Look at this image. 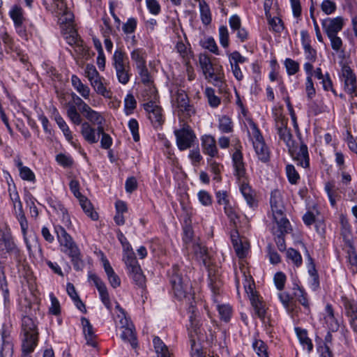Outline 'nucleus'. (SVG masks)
Masks as SVG:
<instances>
[{
  "label": "nucleus",
  "mask_w": 357,
  "mask_h": 357,
  "mask_svg": "<svg viewBox=\"0 0 357 357\" xmlns=\"http://www.w3.org/2000/svg\"><path fill=\"white\" fill-rule=\"evenodd\" d=\"M15 162L21 178L30 182H35L36 176L33 171L28 167L24 166L20 159L15 160Z\"/></svg>",
  "instance_id": "nucleus-33"
},
{
  "label": "nucleus",
  "mask_w": 357,
  "mask_h": 357,
  "mask_svg": "<svg viewBox=\"0 0 357 357\" xmlns=\"http://www.w3.org/2000/svg\"><path fill=\"white\" fill-rule=\"evenodd\" d=\"M84 75L88 79L89 83L101 76L93 64H87L86 66Z\"/></svg>",
  "instance_id": "nucleus-59"
},
{
  "label": "nucleus",
  "mask_w": 357,
  "mask_h": 357,
  "mask_svg": "<svg viewBox=\"0 0 357 357\" xmlns=\"http://www.w3.org/2000/svg\"><path fill=\"white\" fill-rule=\"evenodd\" d=\"M198 200L204 206H210L213 203V197L206 190H202L197 193Z\"/></svg>",
  "instance_id": "nucleus-55"
},
{
  "label": "nucleus",
  "mask_w": 357,
  "mask_h": 357,
  "mask_svg": "<svg viewBox=\"0 0 357 357\" xmlns=\"http://www.w3.org/2000/svg\"><path fill=\"white\" fill-rule=\"evenodd\" d=\"M252 306L253 307L255 314L260 318L264 319L266 314L265 305L257 295L252 296L250 298Z\"/></svg>",
  "instance_id": "nucleus-41"
},
{
  "label": "nucleus",
  "mask_w": 357,
  "mask_h": 357,
  "mask_svg": "<svg viewBox=\"0 0 357 357\" xmlns=\"http://www.w3.org/2000/svg\"><path fill=\"white\" fill-rule=\"evenodd\" d=\"M54 231L56 234L60 248L74 241L73 237L66 231L63 227L56 225L54 226Z\"/></svg>",
  "instance_id": "nucleus-32"
},
{
  "label": "nucleus",
  "mask_w": 357,
  "mask_h": 357,
  "mask_svg": "<svg viewBox=\"0 0 357 357\" xmlns=\"http://www.w3.org/2000/svg\"><path fill=\"white\" fill-rule=\"evenodd\" d=\"M289 152L293 159L297 162V165L304 168L310 165V159L307 146L305 144H301L298 148L294 144L293 147L289 149Z\"/></svg>",
  "instance_id": "nucleus-17"
},
{
  "label": "nucleus",
  "mask_w": 357,
  "mask_h": 357,
  "mask_svg": "<svg viewBox=\"0 0 357 357\" xmlns=\"http://www.w3.org/2000/svg\"><path fill=\"white\" fill-rule=\"evenodd\" d=\"M304 55L305 59L307 61L305 63H310L312 65L314 62L316 61L317 56V50L314 49L311 45L303 47Z\"/></svg>",
  "instance_id": "nucleus-62"
},
{
  "label": "nucleus",
  "mask_w": 357,
  "mask_h": 357,
  "mask_svg": "<svg viewBox=\"0 0 357 357\" xmlns=\"http://www.w3.org/2000/svg\"><path fill=\"white\" fill-rule=\"evenodd\" d=\"M209 164V169L211 173L214 174L213 179L218 182L221 181L220 173L222 166L212 160H208Z\"/></svg>",
  "instance_id": "nucleus-57"
},
{
  "label": "nucleus",
  "mask_w": 357,
  "mask_h": 357,
  "mask_svg": "<svg viewBox=\"0 0 357 357\" xmlns=\"http://www.w3.org/2000/svg\"><path fill=\"white\" fill-rule=\"evenodd\" d=\"M340 79L344 84L345 91L352 96L357 97V85L355 74L347 65L342 67Z\"/></svg>",
  "instance_id": "nucleus-15"
},
{
  "label": "nucleus",
  "mask_w": 357,
  "mask_h": 357,
  "mask_svg": "<svg viewBox=\"0 0 357 357\" xmlns=\"http://www.w3.org/2000/svg\"><path fill=\"white\" fill-rule=\"evenodd\" d=\"M215 198L218 204L223 206L224 212L230 221L236 224L238 215L235 208L231 205L229 193L226 190H218L215 192Z\"/></svg>",
  "instance_id": "nucleus-14"
},
{
  "label": "nucleus",
  "mask_w": 357,
  "mask_h": 357,
  "mask_svg": "<svg viewBox=\"0 0 357 357\" xmlns=\"http://www.w3.org/2000/svg\"><path fill=\"white\" fill-rule=\"evenodd\" d=\"M286 174L289 181L291 184H296L300 178L299 174L292 165H287L286 166Z\"/></svg>",
  "instance_id": "nucleus-63"
},
{
  "label": "nucleus",
  "mask_w": 357,
  "mask_h": 357,
  "mask_svg": "<svg viewBox=\"0 0 357 357\" xmlns=\"http://www.w3.org/2000/svg\"><path fill=\"white\" fill-rule=\"evenodd\" d=\"M193 250L197 259L202 261L204 266H208L209 264V257L207 249L204 246L196 244L194 245Z\"/></svg>",
  "instance_id": "nucleus-45"
},
{
  "label": "nucleus",
  "mask_w": 357,
  "mask_h": 357,
  "mask_svg": "<svg viewBox=\"0 0 357 357\" xmlns=\"http://www.w3.org/2000/svg\"><path fill=\"white\" fill-rule=\"evenodd\" d=\"M252 348L259 357H268V346L261 340H255L252 344Z\"/></svg>",
  "instance_id": "nucleus-46"
},
{
  "label": "nucleus",
  "mask_w": 357,
  "mask_h": 357,
  "mask_svg": "<svg viewBox=\"0 0 357 357\" xmlns=\"http://www.w3.org/2000/svg\"><path fill=\"white\" fill-rule=\"evenodd\" d=\"M278 134L280 139L286 144L288 149L294 146L295 142L293 139V136L290 130L287 128L278 131Z\"/></svg>",
  "instance_id": "nucleus-50"
},
{
  "label": "nucleus",
  "mask_w": 357,
  "mask_h": 357,
  "mask_svg": "<svg viewBox=\"0 0 357 357\" xmlns=\"http://www.w3.org/2000/svg\"><path fill=\"white\" fill-rule=\"evenodd\" d=\"M125 263L128 269L129 275L139 286L145 283V276L132 252H128L125 257Z\"/></svg>",
  "instance_id": "nucleus-13"
},
{
  "label": "nucleus",
  "mask_w": 357,
  "mask_h": 357,
  "mask_svg": "<svg viewBox=\"0 0 357 357\" xmlns=\"http://www.w3.org/2000/svg\"><path fill=\"white\" fill-rule=\"evenodd\" d=\"M22 252L17 244L11 229L7 226H0V259H8L16 262L21 261Z\"/></svg>",
  "instance_id": "nucleus-2"
},
{
  "label": "nucleus",
  "mask_w": 357,
  "mask_h": 357,
  "mask_svg": "<svg viewBox=\"0 0 357 357\" xmlns=\"http://www.w3.org/2000/svg\"><path fill=\"white\" fill-rule=\"evenodd\" d=\"M117 310L114 318L116 327L121 331V337L130 344L132 347L136 348L137 345L135 327L132 321L127 317L125 311L120 307L119 303L116 305Z\"/></svg>",
  "instance_id": "nucleus-6"
},
{
  "label": "nucleus",
  "mask_w": 357,
  "mask_h": 357,
  "mask_svg": "<svg viewBox=\"0 0 357 357\" xmlns=\"http://www.w3.org/2000/svg\"><path fill=\"white\" fill-rule=\"evenodd\" d=\"M218 129L222 133H231L234 130V123L231 119L226 115L218 119Z\"/></svg>",
  "instance_id": "nucleus-40"
},
{
  "label": "nucleus",
  "mask_w": 357,
  "mask_h": 357,
  "mask_svg": "<svg viewBox=\"0 0 357 357\" xmlns=\"http://www.w3.org/2000/svg\"><path fill=\"white\" fill-rule=\"evenodd\" d=\"M141 96L144 101L158 102V91L154 84L144 86Z\"/></svg>",
  "instance_id": "nucleus-34"
},
{
  "label": "nucleus",
  "mask_w": 357,
  "mask_h": 357,
  "mask_svg": "<svg viewBox=\"0 0 357 357\" xmlns=\"http://www.w3.org/2000/svg\"><path fill=\"white\" fill-rule=\"evenodd\" d=\"M199 61L206 79L214 85L220 86L223 79L222 67L214 68L209 56L205 54L199 55Z\"/></svg>",
  "instance_id": "nucleus-10"
},
{
  "label": "nucleus",
  "mask_w": 357,
  "mask_h": 357,
  "mask_svg": "<svg viewBox=\"0 0 357 357\" xmlns=\"http://www.w3.org/2000/svg\"><path fill=\"white\" fill-rule=\"evenodd\" d=\"M130 58L137 70L146 66V52L143 48H135L130 52Z\"/></svg>",
  "instance_id": "nucleus-27"
},
{
  "label": "nucleus",
  "mask_w": 357,
  "mask_h": 357,
  "mask_svg": "<svg viewBox=\"0 0 357 357\" xmlns=\"http://www.w3.org/2000/svg\"><path fill=\"white\" fill-rule=\"evenodd\" d=\"M200 45L215 55H220V52L215 39L212 36H205L199 41Z\"/></svg>",
  "instance_id": "nucleus-36"
},
{
  "label": "nucleus",
  "mask_w": 357,
  "mask_h": 357,
  "mask_svg": "<svg viewBox=\"0 0 357 357\" xmlns=\"http://www.w3.org/2000/svg\"><path fill=\"white\" fill-rule=\"evenodd\" d=\"M170 282L175 296L179 299H188L189 301L193 298L192 285L188 278L183 279L179 273L176 266L172 267V274Z\"/></svg>",
  "instance_id": "nucleus-7"
},
{
  "label": "nucleus",
  "mask_w": 357,
  "mask_h": 357,
  "mask_svg": "<svg viewBox=\"0 0 357 357\" xmlns=\"http://www.w3.org/2000/svg\"><path fill=\"white\" fill-rule=\"evenodd\" d=\"M89 280L93 282L95 286L96 287L98 292L100 298L104 305L109 310H112V303L110 301L109 295L107 291V288L105 284L102 282V280L96 274H90L89 275Z\"/></svg>",
  "instance_id": "nucleus-20"
},
{
  "label": "nucleus",
  "mask_w": 357,
  "mask_h": 357,
  "mask_svg": "<svg viewBox=\"0 0 357 357\" xmlns=\"http://www.w3.org/2000/svg\"><path fill=\"white\" fill-rule=\"evenodd\" d=\"M16 218L17 219V220H18V222L20 223V227H21L22 234V236H23V239H24V241L25 243L26 247L28 251L30 252L31 250V243H30V242H29V241L28 240V238H27V231H28V229H29L28 221H27V220L26 218L25 215L17 216Z\"/></svg>",
  "instance_id": "nucleus-43"
},
{
  "label": "nucleus",
  "mask_w": 357,
  "mask_h": 357,
  "mask_svg": "<svg viewBox=\"0 0 357 357\" xmlns=\"http://www.w3.org/2000/svg\"><path fill=\"white\" fill-rule=\"evenodd\" d=\"M172 104L174 112L182 121L195 114L194 107L189 103L188 95L183 90H178L172 96Z\"/></svg>",
  "instance_id": "nucleus-9"
},
{
  "label": "nucleus",
  "mask_w": 357,
  "mask_h": 357,
  "mask_svg": "<svg viewBox=\"0 0 357 357\" xmlns=\"http://www.w3.org/2000/svg\"><path fill=\"white\" fill-rule=\"evenodd\" d=\"M57 15L59 16V22L60 24H66L68 26L72 25L74 15L73 13L68 9L64 10V12H62Z\"/></svg>",
  "instance_id": "nucleus-60"
},
{
  "label": "nucleus",
  "mask_w": 357,
  "mask_h": 357,
  "mask_svg": "<svg viewBox=\"0 0 357 357\" xmlns=\"http://www.w3.org/2000/svg\"><path fill=\"white\" fill-rule=\"evenodd\" d=\"M60 250L70 258L75 270L80 271L82 269L84 263L82 260L81 252L75 241L60 248Z\"/></svg>",
  "instance_id": "nucleus-16"
},
{
  "label": "nucleus",
  "mask_w": 357,
  "mask_h": 357,
  "mask_svg": "<svg viewBox=\"0 0 357 357\" xmlns=\"http://www.w3.org/2000/svg\"><path fill=\"white\" fill-rule=\"evenodd\" d=\"M71 84L74 89L79 94V97H82L84 100H89L91 95V89L89 86L84 84L80 78L76 75L71 76Z\"/></svg>",
  "instance_id": "nucleus-25"
},
{
  "label": "nucleus",
  "mask_w": 357,
  "mask_h": 357,
  "mask_svg": "<svg viewBox=\"0 0 357 357\" xmlns=\"http://www.w3.org/2000/svg\"><path fill=\"white\" fill-rule=\"evenodd\" d=\"M232 244L237 256L239 258H243L246 256L248 250L249 249V244L238 238L237 232L231 235Z\"/></svg>",
  "instance_id": "nucleus-26"
},
{
  "label": "nucleus",
  "mask_w": 357,
  "mask_h": 357,
  "mask_svg": "<svg viewBox=\"0 0 357 357\" xmlns=\"http://www.w3.org/2000/svg\"><path fill=\"white\" fill-rule=\"evenodd\" d=\"M315 77L321 81L323 89L325 91H330L333 89L332 81L328 74L323 75L321 68H317L314 70H312V77Z\"/></svg>",
  "instance_id": "nucleus-35"
},
{
  "label": "nucleus",
  "mask_w": 357,
  "mask_h": 357,
  "mask_svg": "<svg viewBox=\"0 0 357 357\" xmlns=\"http://www.w3.org/2000/svg\"><path fill=\"white\" fill-rule=\"evenodd\" d=\"M241 145L238 142L236 144L235 151L232 154V162L235 175L238 180L245 178V168L243 154L241 151Z\"/></svg>",
  "instance_id": "nucleus-19"
},
{
  "label": "nucleus",
  "mask_w": 357,
  "mask_h": 357,
  "mask_svg": "<svg viewBox=\"0 0 357 357\" xmlns=\"http://www.w3.org/2000/svg\"><path fill=\"white\" fill-rule=\"evenodd\" d=\"M98 137L101 136L100 146L103 149H109L112 145V138L104 131L103 128H97Z\"/></svg>",
  "instance_id": "nucleus-48"
},
{
  "label": "nucleus",
  "mask_w": 357,
  "mask_h": 357,
  "mask_svg": "<svg viewBox=\"0 0 357 357\" xmlns=\"http://www.w3.org/2000/svg\"><path fill=\"white\" fill-rule=\"evenodd\" d=\"M248 134L252 137L253 147L259 160L263 162H268L270 158L268 148L257 125L251 119L248 120Z\"/></svg>",
  "instance_id": "nucleus-8"
},
{
  "label": "nucleus",
  "mask_w": 357,
  "mask_h": 357,
  "mask_svg": "<svg viewBox=\"0 0 357 357\" xmlns=\"http://www.w3.org/2000/svg\"><path fill=\"white\" fill-rule=\"evenodd\" d=\"M220 317L224 321H229L231 316V307L229 305H217Z\"/></svg>",
  "instance_id": "nucleus-61"
},
{
  "label": "nucleus",
  "mask_w": 357,
  "mask_h": 357,
  "mask_svg": "<svg viewBox=\"0 0 357 357\" xmlns=\"http://www.w3.org/2000/svg\"><path fill=\"white\" fill-rule=\"evenodd\" d=\"M298 338L304 349L307 351H311L313 349V344L311 340L308 337L307 331L300 328H295Z\"/></svg>",
  "instance_id": "nucleus-42"
},
{
  "label": "nucleus",
  "mask_w": 357,
  "mask_h": 357,
  "mask_svg": "<svg viewBox=\"0 0 357 357\" xmlns=\"http://www.w3.org/2000/svg\"><path fill=\"white\" fill-rule=\"evenodd\" d=\"M240 190L244 197L247 204L250 207H255L257 206V201L255 198L254 191L251 189L250 186L245 183V178L239 180Z\"/></svg>",
  "instance_id": "nucleus-28"
},
{
  "label": "nucleus",
  "mask_w": 357,
  "mask_h": 357,
  "mask_svg": "<svg viewBox=\"0 0 357 357\" xmlns=\"http://www.w3.org/2000/svg\"><path fill=\"white\" fill-rule=\"evenodd\" d=\"M9 15L13 21L14 26L24 24L25 21L24 10L19 6H13L9 11Z\"/></svg>",
  "instance_id": "nucleus-39"
},
{
  "label": "nucleus",
  "mask_w": 357,
  "mask_h": 357,
  "mask_svg": "<svg viewBox=\"0 0 357 357\" xmlns=\"http://www.w3.org/2000/svg\"><path fill=\"white\" fill-rule=\"evenodd\" d=\"M287 257L296 267H299L302 264L303 259L300 252L294 248H289L287 250Z\"/></svg>",
  "instance_id": "nucleus-52"
},
{
  "label": "nucleus",
  "mask_w": 357,
  "mask_h": 357,
  "mask_svg": "<svg viewBox=\"0 0 357 357\" xmlns=\"http://www.w3.org/2000/svg\"><path fill=\"white\" fill-rule=\"evenodd\" d=\"M273 219L282 234L290 229V223L284 215V206L282 193L278 190L271 192L270 199Z\"/></svg>",
  "instance_id": "nucleus-5"
},
{
  "label": "nucleus",
  "mask_w": 357,
  "mask_h": 357,
  "mask_svg": "<svg viewBox=\"0 0 357 357\" xmlns=\"http://www.w3.org/2000/svg\"><path fill=\"white\" fill-rule=\"evenodd\" d=\"M104 77L100 76V77L93 80L92 82H90V84L96 93L103 96L104 98H110L112 97V92L106 87L104 84Z\"/></svg>",
  "instance_id": "nucleus-29"
},
{
  "label": "nucleus",
  "mask_w": 357,
  "mask_h": 357,
  "mask_svg": "<svg viewBox=\"0 0 357 357\" xmlns=\"http://www.w3.org/2000/svg\"><path fill=\"white\" fill-rule=\"evenodd\" d=\"M344 24V20L340 16L327 17L321 21L322 28L327 36L337 35L342 29Z\"/></svg>",
  "instance_id": "nucleus-18"
},
{
  "label": "nucleus",
  "mask_w": 357,
  "mask_h": 357,
  "mask_svg": "<svg viewBox=\"0 0 357 357\" xmlns=\"http://www.w3.org/2000/svg\"><path fill=\"white\" fill-rule=\"evenodd\" d=\"M219 41L221 46L227 48L229 46V34L226 26H220L218 29Z\"/></svg>",
  "instance_id": "nucleus-51"
},
{
  "label": "nucleus",
  "mask_w": 357,
  "mask_h": 357,
  "mask_svg": "<svg viewBox=\"0 0 357 357\" xmlns=\"http://www.w3.org/2000/svg\"><path fill=\"white\" fill-rule=\"evenodd\" d=\"M137 24V22L135 18H128L126 22L122 26L123 33L127 35L134 33L136 30Z\"/></svg>",
  "instance_id": "nucleus-64"
},
{
  "label": "nucleus",
  "mask_w": 357,
  "mask_h": 357,
  "mask_svg": "<svg viewBox=\"0 0 357 357\" xmlns=\"http://www.w3.org/2000/svg\"><path fill=\"white\" fill-rule=\"evenodd\" d=\"M341 301L344 306L345 315L347 318L357 316V301L353 298H349L344 296L341 297Z\"/></svg>",
  "instance_id": "nucleus-31"
},
{
  "label": "nucleus",
  "mask_w": 357,
  "mask_h": 357,
  "mask_svg": "<svg viewBox=\"0 0 357 357\" xmlns=\"http://www.w3.org/2000/svg\"><path fill=\"white\" fill-rule=\"evenodd\" d=\"M176 145L180 151H184L190 148L197 139L196 135L190 126L183 123L181 128L174 130Z\"/></svg>",
  "instance_id": "nucleus-11"
},
{
  "label": "nucleus",
  "mask_w": 357,
  "mask_h": 357,
  "mask_svg": "<svg viewBox=\"0 0 357 357\" xmlns=\"http://www.w3.org/2000/svg\"><path fill=\"white\" fill-rule=\"evenodd\" d=\"M6 335L2 333L3 344L0 350V357H12L13 345L8 340H6Z\"/></svg>",
  "instance_id": "nucleus-49"
},
{
  "label": "nucleus",
  "mask_w": 357,
  "mask_h": 357,
  "mask_svg": "<svg viewBox=\"0 0 357 357\" xmlns=\"http://www.w3.org/2000/svg\"><path fill=\"white\" fill-rule=\"evenodd\" d=\"M81 135L89 144H96L98 142L97 128L93 127L89 122H82Z\"/></svg>",
  "instance_id": "nucleus-23"
},
{
  "label": "nucleus",
  "mask_w": 357,
  "mask_h": 357,
  "mask_svg": "<svg viewBox=\"0 0 357 357\" xmlns=\"http://www.w3.org/2000/svg\"><path fill=\"white\" fill-rule=\"evenodd\" d=\"M70 96L71 101L66 104V115L73 124L80 125L82 122V114L89 123L96 125L97 128H103L105 119L100 112L93 109L75 93L72 92Z\"/></svg>",
  "instance_id": "nucleus-1"
},
{
  "label": "nucleus",
  "mask_w": 357,
  "mask_h": 357,
  "mask_svg": "<svg viewBox=\"0 0 357 357\" xmlns=\"http://www.w3.org/2000/svg\"><path fill=\"white\" fill-rule=\"evenodd\" d=\"M79 204L85 213L90 217L93 220H96L98 218V214L93 210L92 204L89 200L84 196L78 198Z\"/></svg>",
  "instance_id": "nucleus-37"
},
{
  "label": "nucleus",
  "mask_w": 357,
  "mask_h": 357,
  "mask_svg": "<svg viewBox=\"0 0 357 357\" xmlns=\"http://www.w3.org/2000/svg\"><path fill=\"white\" fill-rule=\"evenodd\" d=\"M67 292L68 294L70 296V297L72 298V300L74 301L75 305L76 307L82 312L86 313V310L85 305L83 303V302L79 298L78 294L76 292L75 288L74 285L71 283L67 284Z\"/></svg>",
  "instance_id": "nucleus-38"
},
{
  "label": "nucleus",
  "mask_w": 357,
  "mask_h": 357,
  "mask_svg": "<svg viewBox=\"0 0 357 357\" xmlns=\"http://www.w3.org/2000/svg\"><path fill=\"white\" fill-rule=\"evenodd\" d=\"M147 117L155 128L161 127L165 122V116L162 107L158 102H146L143 104Z\"/></svg>",
  "instance_id": "nucleus-12"
},
{
  "label": "nucleus",
  "mask_w": 357,
  "mask_h": 357,
  "mask_svg": "<svg viewBox=\"0 0 357 357\" xmlns=\"http://www.w3.org/2000/svg\"><path fill=\"white\" fill-rule=\"evenodd\" d=\"M111 62L118 82L126 85L130 80L132 73L126 52L121 48H117L112 56Z\"/></svg>",
  "instance_id": "nucleus-4"
},
{
  "label": "nucleus",
  "mask_w": 357,
  "mask_h": 357,
  "mask_svg": "<svg viewBox=\"0 0 357 357\" xmlns=\"http://www.w3.org/2000/svg\"><path fill=\"white\" fill-rule=\"evenodd\" d=\"M81 322L83 328V333L87 344L92 347H96V335L94 334L92 325L90 324L89 319L85 317H82L81 319Z\"/></svg>",
  "instance_id": "nucleus-30"
},
{
  "label": "nucleus",
  "mask_w": 357,
  "mask_h": 357,
  "mask_svg": "<svg viewBox=\"0 0 357 357\" xmlns=\"http://www.w3.org/2000/svg\"><path fill=\"white\" fill-rule=\"evenodd\" d=\"M137 73L142 83L144 84V86L153 84V79L149 72L146 66L137 69Z\"/></svg>",
  "instance_id": "nucleus-53"
},
{
  "label": "nucleus",
  "mask_w": 357,
  "mask_h": 357,
  "mask_svg": "<svg viewBox=\"0 0 357 357\" xmlns=\"http://www.w3.org/2000/svg\"><path fill=\"white\" fill-rule=\"evenodd\" d=\"M324 323L331 331H337L340 327L337 319L335 316L334 309L331 304L327 303L323 314Z\"/></svg>",
  "instance_id": "nucleus-22"
},
{
  "label": "nucleus",
  "mask_w": 357,
  "mask_h": 357,
  "mask_svg": "<svg viewBox=\"0 0 357 357\" xmlns=\"http://www.w3.org/2000/svg\"><path fill=\"white\" fill-rule=\"evenodd\" d=\"M303 68L307 75L305 84V92H306L307 98L309 100H311L314 97V96L316 94V90L314 86V83L312 81L313 65H310V63H304Z\"/></svg>",
  "instance_id": "nucleus-24"
},
{
  "label": "nucleus",
  "mask_w": 357,
  "mask_h": 357,
  "mask_svg": "<svg viewBox=\"0 0 357 357\" xmlns=\"http://www.w3.org/2000/svg\"><path fill=\"white\" fill-rule=\"evenodd\" d=\"M275 124L277 131L287 128L288 119L281 112H277L274 114Z\"/></svg>",
  "instance_id": "nucleus-58"
},
{
  "label": "nucleus",
  "mask_w": 357,
  "mask_h": 357,
  "mask_svg": "<svg viewBox=\"0 0 357 357\" xmlns=\"http://www.w3.org/2000/svg\"><path fill=\"white\" fill-rule=\"evenodd\" d=\"M137 107V101L134 96L129 93H128L124 99V112L128 116L133 113L134 110Z\"/></svg>",
  "instance_id": "nucleus-47"
},
{
  "label": "nucleus",
  "mask_w": 357,
  "mask_h": 357,
  "mask_svg": "<svg viewBox=\"0 0 357 357\" xmlns=\"http://www.w3.org/2000/svg\"><path fill=\"white\" fill-rule=\"evenodd\" d=\"M200 17L204 25H208L211 22V13L208 5L205 1L201 0L199 2Z\"/></svg>",
  "instance_id": "nucleus-44"
},
{
  "label": "nucleus",
  "mask_w": 357,
  "mask_h": 357,
  "mask_svg": "<svg viewBox=\"0 0 357 357\" xmlns=\"http://www.w3.org/2000/svg\"><path fill=\"white\" fill-rule=\"evenodd\" d=\"M201 145L204 154L211 158L216 156L218 150L216 146L215 137L211 135H204L201 137Z\"/></svg>",
  "instance_id": "nucleus-21"
},
{
  "label": "nucleus",
  "mask_w": 357,
  "mask_h": 357,
  "mask_svg": "<svg viewBox=\"0 0 357 357\" xmlns=\"http://www.w3.org/2000/svg\"><path fill=\"white\" fill-rule=\"evenodd\" d=\"M205 94L210 106L212 107H217L220 104V99L215 94V91L212 88H206Z\"/></svg>",
  "instance_id": "nucleus-56"
},
{
  "label": "nucleus",
  "mask_w": 357,
  "mask_h": 357,
  "mask_svg": "<svg viewBox=\"0 0 357 357\" xmlns=\"http://www.w3.org/2000/svg\"><path fill=\"white\" fill-rule=\"evenodd\" d=\"M22 356L29 357V355L34 351L38 340L37 326L31 317L26 316L22 318Z\"/></svg>",
  "instance_id": "nucleus-3"
},
{
  "label": "nucleus",
  "mask_w": 357,
  "mask_h": 357,
  "mask_svg": "<svg viewBox=\"0 0 357 357\" xmlns=\"http://www.w3.org/2000/svg\"><path fill=\"white\" fill-rule=\"evenodd\" d=\"M284 66L289 75H294L299 71L300 66L298 62L287 58L284 61Z\"/></svg>",
  "instance_id": "nucleus-54"
}]
</instances>
